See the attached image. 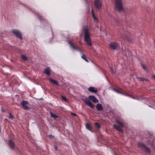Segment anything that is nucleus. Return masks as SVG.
I'll use <instances>...</instances> for the list:
<instances>
[{
  "instance_id": "dca6fc26",
  "label": "nucleus",
  "mask_w": 155,
  "mask_h": 155,
  "mask_svg": "<svg viewBox=\"0 0 155 155\" xmlns=\"http://www.w3.org/2000/svg\"><path fill=\"white\" fill-rule=\"evenodd\" d=\"M113 126L115 129H116L117 130L119 131H122V129L119 126H117L115 124H114L113 125Z\"/></svg>"
},
{
  "instance_id": "4be33fe9",
  "label": "nucleus",
  "mask_w": 155,
  "mask_h": 155,
  "mask_svg": "<svg viewBox=\"0 0 155 155\" xmlns=\"http://www.w3.org/2000/svg\"><path fill=\"white\" fill-rule=\"evenodd\" d=\"M81 58L83 59L84 60H85L87 62H88V61H87V60L85 58V55L84 54H83L82 56H81Z\"/></svg>"
},
{
  "instance_id": "6ab92c4d",
  "label": "nucleus",
  "mask_w": 155,
  "mask_h": 155,
  "mask_svg": "<svg viewBox=\"0 0 155 155\" xmlns=\"http://www.w3.org/2000/svg\"><path fill=\"white\" fill-rule=\"evenodd\" d=\"M116 122H117V123L119 125L122 127H124L123 125V124L121 122H120V121H119L118 120H116Z\"/></svg>"
},
{
  "instance_id": "c85d7f7f",
  "label": "nucleus",
  "mask_w": 155,
  "mask_h": 155,
  "mask_svg": "<svg viewBox=\"0 0 155 155\" xmlns=\"http://www.w3.org/2000/svg\"><path fill=\"white\" fill-rule=\"evenodd\" d=\"M71 115L72 116H76V114H75L74 113H71Z\"/></svg>"
},
{
  "instance_id": "c756f323",
  "label": "nucleus",
  "mask_w": 155,
  "mask_h": 155,
  "mask_svg": "<svg viewBox=\"0 0 155 155\" xmlns=\"http://www.w3.org/2000/svg\"><path fill=\"white\" fill-rule=\"evenodd\" d=\"M111 71H112V73H114V72H115L113 70V69L112 68H111Z\"/></svg>"
},
{
  "instance_id": "20e7f679",
  "label": "nucleus",
  "mask_w": 155,
  "mask_h": 155,
  "mask_svg": "<svg viewBox=\"0 0 155 155\" xmlns=\"http://www.w3.org/2000/svg\"><path fill=\"white\" fill-rule=\"evenodd\" d=\"M95 7L97 8H100L102 6L101 1L100 0H95L94 2Z\"/></svg>"
},
{
  "instance_id": "b1692460",
  "label": "nucleus",
  "mask_w": 155,
  "mask_h": 155,
  "mask_svg": "<svg viewBox=\"0 0 155 155\" xmlns=\"http://www.w3.org/2000/svg\"><path fill=\"white\" fill-rule=\"evenodd\" d=\"M95 125L97 128H100V125L98 123H95Z\"/></svg>"
},
{
  "instance_id": "f257e3e1",
  "label": "nucleus",
  "mask_w": 155,
  "mask_h": 155,
  "mask_svg": "<svg viewBox=\"0 0 155 155\" xmlns=\"http://www.w3.org/2000/svg\"><path fill=\"white\" fill-rule=\"evenodd\" d=\"M84 41L86 44L88 45L91 46L92 45L89 30L87 26H85L84 28Z\"/></svg>"
},
{
  "instance_id": "f03ea898",
  "label": "nucleus",
  "mask_w": 155,
  "mask_h": 155,
  "mask_svg": "<svg viewBox=\"0 0 155 155\" xmlns=\"http://www.w3.org/2000/svg\"><path fill=\"white\" fill-rule=\"evenodd\" d=\"M115 8L119 11L124 10L122 0H115Z\"/></svg>"
},
{
  "instance_id": "7ed1b4c3",
  "label": "nucleus",
  "mask_w": 155,
  "mask_h": 155,
  "mask_svg": "<svg viewBox=\"0 0 155 155\" xmlns=\"http://www.w3.org/2000/svg\"><path fill=\"white\" fill-rule=\"evenodd\" d=\"M138 146L141 149L147 152L148 153H150V149L147 147L143 143H138Z\"/></svg>"
},
{
  "instance_id": "a878e982",
  "label": "nucleus",
  "mask_w": 155,
  "mask_h": 155,
  "mask_svg": "<svg viewBox=\"0 0 155 155\" xmlns=\"http://www.w3.org/2000/svg\"><path fill=\"white\" fill-rule=\"evenodd\" d=\"M69 43L70 44V45L74 49H75V47L73 45H72V44L71 42L69 41Z\"/></svg>"
},
{
  "instance_id": "39448f33",
  "label": "nucleus",
  "mask_w": 155,
  "mask_h": 155,
  "mask_svg": "<svg viewBox=\"0 0 155 155\" xmlns=\"http://www.w3.org/2000/svg\"><path fill=\"white\" fill-rule=\"evenodd\" d=\"M84 101L86 104L90 107L91 108H94V106L90 101L87 99H84Z\"/></svg>"
},
{
  "instance_id": "f704fd0d",
  "label": "nucleus",
  "mask_w": 155,
  "mask_h": 155,
  "mask_svg": "<svg viewBox=\"0 0 155 155\" xmlns=\"http://www.w3.org/2000/svg\"><path fill=\"white\" fill-rule=\"evenodd\" d=\"M55 149L56 150H57V147L56 146H55Z\"/></svg>"
},
{
  "instance_id": "4468645a",
  "label": "nucleus",
  "mask_w": 155,
  "mask_h": 155,
  "mask_svg": "<svg viewBox=\"0 0 155 155\" xmlns=\"http://www.w3.org/2000/svg\"><path fill=\"white\" fill-rule=\"evenodd\" d=\"M49 81L53 84H55L57 85H58V82L50 78L49 79Z\"/></svg>"
},
{
  "instance_id": "cd10ccee",
  "label": "nucleus",
  "mask_w": 155,
  "mask_h": 155,
  "mask_svg": "<svg viewBox=\"0 0 155 155\" xmlns=\"http://www.w3.org/2000/svg\"><path fill=\"white\" fill-rule=\"evenodd\" d=\"M114 91L115 92H117V93H120V92H119V91L118 90H117V89H114Z\"/></svg>"
},
{
  "instance_id": "423d86ee",
  "label": "nucleus",
  "mask_w": 155,
  "mask_h": 155,
  "mask_svg": "<svg viewBox=\"0 0 155 155\" xmlns=\"http://www.w3.org/2000/svg\"><path fill=\"white\" fill-rule=\"evenodd\" d=\"M12 32L17 37L21 39H22V37L21 36V33L18 30H13L12 31Z\"/></svg>"
},
{
  "instance_id": "9d476101",
  "label": "nucleus",
  "mask_w": 155,
  "mask_h": 155,
  "mask_svg": "<svg viewBox=\"0 0 155 155\" xmlns=\"http://www.w3.org/2000/svg\"><path fill=\"white\" fill-rule=\"evenodd\" d=\"M88 91L94 93H96L97 92V89L93 87H91L89 88Z\"/></svg>"
},
{
  "instance_id": "412c9836",
  "label": "nucleus",
  "mask_w": 155,
  "mask_h": 155,
  "mask_svg": "<svg viewBox=\"0 0 155 155\" xmlns=\"http://www.w3.org/2000/svg\"><path fill=\"white\" fill-rule=\"evenodd\" d=\"M51 117L54 118H56L58 117L56 115L52 113V112H51Z\"/></svg>"
},
{
  "instance_id": "2f4dec72",
  "label": "nucleus",
  "mask_w": 155,
  "mask_h": 155,
  "mask_svg": "<svg viewBox=\"0 0 155 155\" xmlns=\"http://www.w3.org/2000/svg\"><path fill=\"white\" fill-rule=\"evenodd\" d=\"M49 138H53V137L51 135H49Z\"/></svg>"
},
{
  "instance_id": "f8f14e48",
  "label": "nucleus",
  "mask_w": 155,
  "mask_h": 155,
  "mask_svg": "<svg viewBox=\"0 0 155 155\" xmlns=\"http://www.w3.org/2000/svg\"><path fill=\"white\" fill-rule=\"evenodd\" d=\"M96 108L98 110L100 111H101L103 109L102 105L100 104H98L97 105Z\"/></svg>"
},
{
  "instance_id": "0eeeda50",
  "label": "nucleus",
  "mask_w": 155,
  "mask_h": 155,
  "mask_svg": "<svg viewBox=\"0 0 155 155\" xmlns=\"http://www.w3.org/2000/svg\"><path fill=\"white\" fill-rule=\"evenodd\" d=\"M89 99L94 103H96L98 102V100L95 96L93 95L89 96Z\"/></svg>"
},
{
  "instance_id": "ddd939ff",
  "label": "nucleus",
  "mask_w": 155,
  "mask_h": 155,
  "mask_svg": "<svg viewBox=\"0 0 155 155\" xmlns=\"http://www.w3.org/2000/svg\"><path fill=\"white\" fill-rule=\"evenodd\" d=\"M45 72L47 75H50L51 74L50 69V68H47L45 69Z\"/></svg>"
},
{
  "instance_id": "393cba45",
  "label": "nucleus",
  "mask_w": 155,
  "mask_h": 155,
  "mask_svg": "<svg viewBox=\"0 0 155 155\" xmlns=\"http://www.w3.org/2000/svg\"><path fill=\"white\" fill-rule=\"evenodd\" d=\"M61 97L62 98V99L65 101H67V99L65 97H64L63 96H61Z\"/></svg>"
},
{
  "instance_id": "a211bd4d",
  "label": "nucleus",
  "mask_w": 155,
  "mask_h": 155,
  "mask_svg": "<svg viewBox=\"0 0 155 155\" xmlns=\"http://www.w3.org/2000/svg\"><path fill=\"white\" fill-rule=\"evenodd\" d=\"M86 128L88 130H91V127L89 124L87 123L86 124Z\"/></svg>"
},
{
  "instance_id": "9b49d317",
  "label": "nucleus",
  "mask_w": 155,
  "mask_h": 155,
  "mask_svg": "<svg viewBox=\"0 0 155 155\" xmlns=\"http://www.w3.org/2000/svg\"><path fill=\"white\" fill-rule=\"evenodd\" d=\"M8 145L9 147L12 149H13L15 147V144L12 140H10L8 141Z\"/></svg>"
},
{
  "instance_id": "bb28decb",
  "label": "nucleus",
  "mask_w": 155,
  "mask_h": 155,
  "mask_svg": "<svg viewBox=\"0 0 155 155\" xmlns=\"http://www.w3.org/2000/svg\"><path fill=\"white\" fill-rule=\"evenodd\" d=\"M142 67L143 69L144 70H147V68H146V66H145V65H144L143 64H142Z\"/></svg>"
},
{
  "instance_id": "f3484780",
  "label": "nucleus",
  "mask_w": 155,
  "mask_h": 155,
  "mask_svg": "<svg viewBox=\"0 0 155 155\" xmlns=\"http://www.w3.org/2000/svg\"><path fill=\"white\" fill-rule=\"evenodd\" d=\"M137 78L138 80H139L140 81H145L146 82L148 81V80L147 79L145 78H141L140 77H137Z\"/></svg>"
},
{
  "instance_id": "7c9ffc66",
  "label": "nucleus",
  "mask_w": 155,
  "mask_h": 155,
  "mask_svg": "<svg viewBox=\"0 0 155 155\" xmlns=\"http://www.w3.org/2000/svg\"><path fill=\"white\" fill-rule=\"evenodd\" d=\"M152 77H153V78L154 79V80H155V75H153Z\"/></svg>"
},
{
  "instance_id": "473e14b6",
  "label": "nucleus",
  "mask_w": 155,
  "mask_h": 155,
  "mask_svg": "<svg viewBox=\"0 0 155 155\" xmlns=\"http://www.w3.org/2000/svg\"><path fill=\"white\" fill-rule=\"evenodd\" d=\"M124 38H125L126 39H128V38L127 36H124Z\"/></svg>"
},
{
  "instance_id": "6e6552de",
  "label": "nucleus",
  "mask_w": 155,
  "mask_h": 155,
  "mask_svg": "<svg viewBox=\"0 0 155 155\" xmlns=\"http://www.w3.org/2000/svg\"><path fill=\"white\" fill-rule=\"evenodd\" d=\"M110 48L113 49L115 50L117 48L118 45L115 42H112L109 45Z\"/></svg>"
},
{
  "instance_id": "5701e85b",
  "label": "nucleus",
  "mask_w": 155,
  "mask_h": 155,
  "mask_svg": "<svg viewBox=\"0 0 155 155\" xmlns=\"http://www.w3.org/2000/svg\"><path fill=\"white\" fill-rule=\"evenodd\" d=\"M8 118L9 119H11V120H12L14 118V117L12 116V115L11 114H10L9 116H8Z\"/></svg>"
},
{
  "instance_id": "aec40b11",
  "label": "nucleus",
  "mask_w": 155,
  "mask_h": 155,
  "mask_svg": "<svg viewBox=\"0 0 155 155\" xmlns=\"http://www.w3.org/2000/svg\"><path fill=\"white\" fill-rule=\"evenodd\" d=\"M22 59L24 61H26L27 60V57L24 55H22L21 56Z\"/></svg>"
},
{
  "instance_id": "2eb2a0df",
  "label": "nucleus",
  "mask_w": 155,
  "mask_h": 155,
  "mask_svg": "<svg viewBox=\"0 0 155 155\" xmlns=\"http://www.w3.org/2000/svg\"><path fill=\"white\" fill-rule=\"evenodd\" d=\"M92 13L94 22H98V20L97 18L94 15L93 10L92 11Z\"/></svg>"
},
{
  "instance_id": "1a4fd4ad",
  "label": "nucleus",
  "mask_w": 155,
  "mask_h": 155,
  "mask_svg": "<svg viewBox=\"0 0 155 155\" xmlns=\"http://www.w3.org/2000/svg\"><path fill=\"white\" fill-rule=\"evenodd\" d=\"M21 104L24 109L26 110H29V107L27 105L28 104V103L26 101H23Z\"/></svg>"
},
{
  "instance_id": "72a5a7b5",
  "label": "nucleus",
  "mask_w": 155,
  "mask_h": 155,
  "mask_svg": "<svg viewBox=\"0 0 155 155\" xmlns=\"http://www.w3.org/2000/svg\"><path fill=\"white\" fill-rule=\"evenodd\" d=\"M2 112H4L5 111V110L2 109Z\"/></svg>"
}]
</instances>
